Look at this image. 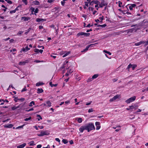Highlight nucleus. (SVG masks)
I'll use <instances>...</instances> for the list:
<instances>
[{
	"label": "nucleus",
	"instance_id": "nucleus-1",
	"mask_svg": "<svg viewBox=\"0 0 148 148\" xmlns=\"http://www.w3.org/2000/svg\"><path fill=\"white\" fill-rule=\"evenodd\" d=\"M86 130L89 132L90 131L95 130V128L93 124L90 123L85 124Z\"/></svg>",
	"mask_w": 148,
	"mask_h": 148
},
{
	"label": "nucleus",
	"instance_id": "nucleus-2",
	"mask_svg": "<svg viewBox=\"0 0 148 148\" xmlns=\"http://www.w3.org/2000/svg\"><path fill=\"white\" fill-rule=\"evenodd\" d=\"M136 98V97L135 96L132 97L126 100L125 101L127 103H130L132 102L135 101Z\"/></svg>",
	"mask_w": 148,
	"mask_h": 148
},
{
	"label": "nucleus",
	"instance_id": "nucleus-3",
	"mask_svg": "<svg viewBox=\"0 0 148 148\" xmlns=\"http://www.w3.org/2000/svg\"><path fill=\"white\" fill-rule=\"evenodd\" d=\"M89 35L90 33H86L84 32H81L78 33L77 35V37H79L80 36H89Z\"/></svg>",
	"mask_w": 148,
	"mask_h": 148
},
{
	"label": "nucleus",
	"instance_id": "nucleus-4",
	"mask_svg": "<svg viewBox=\"0 0 148 148\" xmlns=\"http://www.w3.org/2000/svg\"><path fill=\"white\" fill-rule=\"evenodd\" d=\"M107 4H108L107 3L105 2L104 1L102 0L99 4V7L102 8L104 6H106Z\"/></svg>",
	"mask_w": 148,
	"mask_h": 148
},
{
	"label": "nucleus",
	"instance_id": "nucleus-5",
	"mask_svg": "<svg viewBox=\"0 0 148 148\" xmlns=\"http://www.w3.org/2000/svg\"><path fill=\"white\" fill-rule=\"evenodd\" d=\"M48 134V132L47 131H41L40 134H38L39 136H43L44 135H47Z\"/></svg>",
	"mask_w": 148,
	"mask_h": 148
},
{
	"label": "nucleus",
	"instance_id": "nucleus-6",
	"mask_svg": "<svg viewBox=\"0 0 148 148\" xmlns=\"http://www.w3.org/2000/svg\"><path fill=\"white\" fill-rule=\"evenodd\" d=\"M85 130H86L85 125L81 126L79 129V131L81 133H82Z\"/></svg>",
	"mask_w": 148,
	"mask_h": 148
},
{
	"label": "nucleus",
	"instance_id": "nucleus-7",
	"mask_svg": "<svg viewBox=\"0 0 148 148\" xmlns=\"http://www.w3.org/2000/svg\"><path fill=\"white\" fill-rule=\"evenodd\" d=\"M120 97V95H117L114 96L112 98L110 99V101L112 102L113 101L116 99H117L118 98H119Z\"/></svg>",
	"mask_w": 148,
	"mask_h": 148
},
{
	"label": "nucleus",
	"instance_id": "nucleus-8",
	"mask_svg": "<svg viewBox=\"0 0 148 148\" xmlns=\"http://www.w3.org/2000/svg\"><path fill=\"white\" fill-rule=\"evenodd\" d=\"M30 19V17H29L22 16L21 18V20L23 21H26Z\"/></svg>",
	"mask_w": 148,
	"mask_h": 148
},
{
	"label": "nucleus",
	"instance_id": "nucleus-9",
	"mask_svg": "<svg viewBox=\"0 0 148 148\" xmlns=\"http://www.w3.org/2000/svg\"><path fill=\"white\" fill-rule=\"evenodd\" d=\"M95 125L96 126V129L97 130L99 129L101 127L100 125V123L99 122H96L95 123Z\"/></svg>",
	"mask_w": 148,
	"mask_h": 148
},
{
	"label": "nucleus",
	"instance_id": "nucleus-10",
	"mask_svg": "<svg viewBox=\"0 0 148 148\" xmlns=\"http://www.w3.org/2000/svg\"><path fill=\"white\" fill-rule=\"evenodd\" d=\"M145 42L144 41H141L140 42H136L135 43V45L136 46H139L142 44H144Z\"/></svg>",
	"mask_w": 148,
	"mask_h": 148
},
{
	"label": "nucleus",
	"instance_id": "nucleus-11",
	"mask_svg": "<svg viewBox=\"0 0 148 148\" xmlns=\"http://www.w3.org/2000/svg\"><path fill=\"white\" fill-rule=\"evenodd\" d=\"M138 29V28L136 29L135 28H131L128 30V32L132 33L134 31L136 32L137 30Z\"/></svg>",
	"mask_w": 148,
	"mask_h": 148
},
{
	"label": "nucleus",
	"instance_id": "nucleus-12",
	"mask_svg": "<svg viewBox=\"0 0 148 148\" xmlns=\"http://www.w3.org/2000/svg\"><path fill=\"white\" fill-rule=\"evenodd\" d=\"M30 50V48H28L27 46L25 48L23 47L22 49V50L24 52H26Z\"/></svg>",
	"mask_w": 148,
	"mask_h": 148
},
{
	"label": "nucleus",
	"instance_id": "nucleus-13",
	"mask_svg": "<svg viewBox=\"0 0 148 148\" xmlns=\"http://www.w3.org/2000/svg\"><path fill=\"white\" fill-rule=\"evenodd\" d=\"M28 60H26L25 61H21L19 62V64L21 65H24L26 63H28Z\"/></svg>",
	"mask_w": 148,
	"mask_h": 148
},
{
	"label": "nucleus",
	"instance_id": "nucleus-14",
	"mask_svg": "<svg viewBox=\"0 0 148 148\" xmlns=\"http://www.w3.org/2000/svg\"><path fill=\"white\" fill-rule=\"evenodd\" d=\"M13 126V125L12 124H6L4 125L5 128H11Z\"/></svg>",
	"mask_w": 148,
	"mask_h": 148
},
{
	"label": "nucleus",
	"instance_id": "nucleus-15",
	"mask_svg": "<svg viewBox=\"0 0 148 148\" xmlns=\"http://www.w3.org/2000/svg\"><path fill=\"white\" fill-rule=\"evenodd\" d=\"M36 21L37 22H43L44 21H46L45 19H44L43 18H37L36 19Z\"/></svg>",
	"mask_w": 148,
	"mask_h": 148
},
{
	"label": "nucleus",
	"instance_id": "nucleus-16",
	"mask_svg": "<svg viewBox=\"0 0 148 148\" xmlns=\"http://www.w3.org/2000/svg\"><path fill=\"white\" fill-rule=\"evenodd\" d=\"M94 3L95 4H99L100 3V2L98 0H95V1H92L90 3V5H91L92 4V3Z\"/></svg>",
	"mask_w": 148,
	"mask_h": 148
},
{
	"label": "nucleus",
	"instance_id": "nucleus-17",
	"mask_svg": "<svg viewBox=\"0 0 148 148\" xmlns=\"http://www.w3.org/2000/svg\"><path fill=\"white\" fill-rule=\"evenodd\" d=\"M136 5L134 4H131L129 7L130 10H132L133 8H135Z\"/></svg>",
	"mask_w": 148,
	"mask_h": 148
},
{
	"label": "nucleus",
	"instance_id": "nucleus-18",
	"mask_svg": "<svg viewBox=\"0 0 148 148\" xmlns=\"http://www.w3.org/2000/svg\"><path fill=\"white\" fill-rule=\"evenodd\" d=\"M26 145V143H24L23 144L21 145H18L17 146V148H23Z\"/></svg>",
	"mask_w": 148,
	"mask_h": 148
},
{
	"label": "nucleus",
	"instance_id": "nucleus-19",
	"mask_svg": "<svg viewBox=\"0 0 148 148\" xmlns=\"http://www.w3.org/2000/svg\"><path fill=\"white\" fill-rule=\"evenodd\" d=\"M28 144H29L30 146H32L35 145V144L34 143V142L33 140H32Z\"/></svg>",
	"mask_w": 148,
	"mask_h": 148
},
{
	"label": "nucleus",
	"instance_id": "nucleus-20",
	"mask_svg": "<svg viewBox=\"0 0 148 148\" xmlns=\"http://www.w3.org/2000/svg\"><path fill=\"white\" fill-rule=\"evenodd\" d=\"M44 84V83H43L42 82H37V83H36V85L37 86H40Z\"/></svg>",
	"mask_w": 148,
	"mask_h": 148
},
{
	"label": "nucleus",
	"instance_id": "nucleus-21",
	"mask_svg": "<svg viewBox=\"0 0 148 148\" xmlns=\"http://www.w3.org/2000/svg\"><path fill=\"white\" fill-rule=\"evenodd\" d=\"M70 53V51H68L66 52V51L64 52V53H65V54L62 56L63 58H64L66 56H67Z\"/></svg>",
	"mask_w": 148,
	"mask_h": 148
},
{
	"label": "nucleus",
	"instance_id": "nucleus-22",
	"mask_svg": "<svg viewBox=\"0 0 148 148\" xmlns=\"http://www.w3.org/2000/svg\"><path fill=\"white\" fill-rule=\"evenodd\" d=\"M43 92V90L42 88H38L37 89V93H42Z\"/></svg>",
	"mask_w": 148,
	"mask_h": 148
},
{
	"label": "nucleus",
	"instance_id": "nucleus-23",
	"mask_svg": "<svg viewBox=\"0 0 148 148\" xmlns=\"http://www.w3.org/2000/svg\"><path fill=\"white\" fill-rule=\"evenodd\" d=\"M46 104L47 105V106L49 107H50L51 106V103L49 101H47L46 102Z\"/></svg>",
	"mask_w": 148,
	"mask_h": 148
},
{
	"label": "nucleus",
	"instance_id": "nucleus-24",
	"mask_svg": "<svg viewBox=\"0 0 148 148\" xmlns=\"http://www.w3.org/2000/svg\"><path fill=\"white\" fill-rule=\"evenodd\" d=\"M32 3L33 4L35 5H39V2L37 0H35Z\"/></svg>",
	"mask_w": 148,
	"mask_h": 148
},
{
	"label": "nucleus",
	"instance_id": "nucleus-25",
	"mask_svg": "<svg viewBox=\"0 0 148 148\" xmlns=\"http://www.w3.org/2000/svg\"><path fill=\"white\" fill-rule=\"evenodd\" d=\"M37 117L38 118H37V120L38 121H40V120H42V118L40 115L39 114L36 115Z\"/></svg>",
	"mask_w": 148,
	"mask_h": 148
},
{
	"label": "nucleus",
	"instance_id": "nucleus-26",
	"mask_svg": "<svg viewBox=\"0 0 148 148\" xmlns=\"http://www.w3.org/2000/svg\"><path fill=\"white\" fill-rule=\"evenodd\" d=\"M35 105V102L34 101H32L30 103L29 105V106H32L33 105Z\"/></svg>",
	"mask_w": 148,
	"mask_h": 148
},
{
	"label": "nucleus",
	"instance_id": "nucleus-27",
	"mask_svg": "<svg viewBox=\"0 0 148 148\" xmlns=\"http://www.w3.org/2000/svg\"><path fill=\"white\" fill-rule=\"evenodd\" d=\"M77 121H78V122L79 123H81L82 122V118H77Z\"/></svg>",
	"mask_w": 148,
	"mask_h": 148
},
{
	"label": "nucleus",
	"instance_id": "nucleus-28",
	"mask_svg": "<svg viewBox=\"0 0 148 148\" xmlns=\"http://www.w3.org/2000/svg\"><path fill=\"white\" fill-rule=\"evenodd\" d=\"M49 84L51 87L55 86L56 87L57 86V84H53L52 82H50L49 83Z\"/></svg>",
	"mask_w": 148,
	"mask_h": 148
},
{
	"label": "nucleus",
	"instance_id": "nucleus-29",
	"mask_svg": "<svg viewBox=\"0 0 148 148\" xmlns=\"http://www.w3.org/2000/svg\"><path fill=\"white\" fill-rule=\"evenodd\" d=\"M3 101V102L4 103L6 102V103H8L9 102L8 101L7 99L4 100L3 99H0V102H1Z\"/></svg>",
	"mask_w": 148,
	"mask_h": 148
},
{
	"label": "nucleus",
	"instance_id": "nucleus-30",
	"mask_svg": "<svg viewBox=\"0 0 148 148\" xmlns=\"http://www.w3.org/2000/svg\"><path fill=\"white\" fill-rule=\"evenodd\" d=\"M89 46H87L86 48L84 49L83 51H82V52H86V51H88V49H89Z\"/></svg>",
	"mask_w": 148,
	"mask_h": 148
},
{
	"label": "nucleus",
	"instance_id": "nucleus-31",
	"mask_svg": "<svg viewBox=\"0 0 148 148\" xmlns=\"http://www.w3.org/2000/svg\"><path fill=\"white\" fill-rule=\"evenodd\" d=\"M119 3V6L120 7H123V6L122 5V3L120 1H118Z\"/></svg>",
	"mask_w": 148,
	"mask_h": 148
},
{
	"label": "nucleus",
	"instance_id": "nucleus-32",
	"mask_svg": "<svg viewBox=\"0 0 148 148\" xmlns=\"http://www.w3.org/2000/svg\"><path fill=\"white\" fill-rule=\"evenodd\" d=\"M98 76V74H95L92 77L93 79L97 78Z\"/></svg>",
	"mask_w": 148,
	"mask_h": 148
},
{
	"label": "nucleus",
	"instance_id": "nucleus-33",
	"mask_svg": "<svg viewBox=\"0 0 148 148\" xmlns=\"http://www.w3.org/2000/svg\"><path fill=\"white\" fill-rule=\"evenodd\" d=\"M25 100V99L23 98H21L18 99V101L23 102Z\"/></svg>",
	"mask_w": 148,
	"mask_h": 148
},
{
	"label": "nucleus",
	"instance_id": "nucleus-34",
	"mask_svg": "<svg viewBox=\"0 0 148 148\" xmlns=\"http://www.w3.org/2000/svg\"><path fill=\"white\" fill-rule=\"evenodd\" d=\"M62 142L63 143H64V144H66L68 143V141L66 139H63L62 140Z\"/></svg>",
	"mask_w": 148,
	"mask_h": 148
},
{
	"label": "nucleus",
	"instance_id": "nucleus-35",
	"mask_svg": "<svg viewBox=\"0 0 148 148\" xmlns=\"http://www.w3.org/2000/svg\"><path fill=\"white\" fill-rule=\"evenodd\" d=\"M38 8H36L34 12V14H35V15H36V14L38 13Z\"/></svg>",
	"mask_w": 148,
	"mask_h": 148
},
{
	"label": "nucleus",
	"instance_id": "nucleus-36",
	"mask_svg": "<svg viewBox=\"0 0 148 148\" xmlns=\"http://www.w3.org/2000/svg\"><path fill=\"white\" fill-rule=\"evenodd\" d=\"M17 10V9L16 8L15 10H14L10 11V13H11V14L13 13H15L16 12V10Z\"/></svg>",
	"mask_w": 148,
	"mask_h": 148
},
{
	"label": "nucleus",
	"instance_id": "nucleus-37",
	"mask_svg": "<svg viewBox=\"0 0 148 148\" xmlns=\"http://www.w3.org/2000/svg\"><path fill=\"white\" fill-rule=\"evenodd\" d=\"M31 29L29 28L27 30H26V32L25 33V34H27L30 31Z\"/></svg>",
	"mask_w": 148,
	"mask_h": 148
},
{
	"label": "nucleus",
	"instance_id": "nucleus-38",
	"mask_svg": "<svg viewBox=\"0 0 148 148\" xmlns=\"http://www.w3.org/2000/svg\"><path fill=\"white\" fill-rule=\"evenodd\" d=\"M103 51L105 53H108V54L109 55H111V53L109 52V51H106V50H104Z\"/></svg>",
	"mask_w": 148,
	"mask_h": 148
},
{
	"label": "nucleus",
	"instance_id": "nucleus-39",
	"mask_svg": "<svg viewBox=\"0 0 148 148\" xmlns=\"http://www.w3.org/2000/svg\"><path fill=\"white\" fill-rule=\"evenodd\" d=\"M23 32L22 31H19L17 34L18 35L21 36V35L23 33Z\"/></svg>",
	"mask_w": 148,
	"mask_h": 148
},
{
	"label": "nucleus",
	"instance_id": "nucleus-40",
	"mask_svg": "<svg viewBox=\"0 0 148 148\" xmlns=\"http://www.w3.org/2000/svg\"><path fill=\"white\" fill-rule=\"evenodd\" d=\"M73 71V70L72 69H69L68 72L70 73H71Z\"/></svg>",
	"mask_w": 148,
	"mask_h": 148
},
{
	"label": "nucleus",
	"instance_id": "nucleus-41",
	"mask_svg": "<svg viewBox=\"0 0 148 148\" xmlns=\"http://www.w3.org/2000/svg\"><path fill=\"white\" fill-rule=\"evenodd\" d=\"M30 10H31L32 13H33V12H34L35 9L33 7H31L30 8Z\"/></svg>",
	"mask_w": 148,
	"mask_h": 148
},
{
	"label": "nucleus",
	"instance_id": "nucleus-42",
	"mask_svg": "<svg viewBox=\"0 0 148 148\" xmlns=\"http://www.w3.org/2000/svg\"><path fill=\"white\" fill-rule=\"evenodd\" d=\"M93 80V79L92 78H88V79L87 80V82H90L91 81Z\"/></svg>",
	"mask_w": 148,
	"mask_h": 148
},
{
	"label": "nucleus",
	"instance_id": "nucleus-43",
	"mask_svg": "<svg viewBox=\"0 0 148 148\" xmlns=\"http://www.w3.org/2000/svg\"><path fill=\"white\" fill-rule=\"evenodd\" d=\"M31 119V117H29L28 118H26L24 119V121H28V120H30Z\"/></svg>",
	"mask_w": 148,
	"mask_h": 148
},
{
	"label": "nucleus",
	"instance_id": "nucleus-44",
	"mask_svg": "<svg viewBox=\"0 0 148 148\" xmlns=\"http://www.w3.org/2000/svg\"><path fill=\"white\" fill-rule=\"evenodd\" d=\"M98 43H95V44H90V45H88V46H89V47H93L94 46V45H96Z\"/></svg>",
	"mask_w": 148,
	"mask_h": 148
},
{
	"label": "nucleus",
	"instance_id": "nucleus-45",
	"mask_svg": "<svg viewBox=\"0 0 148 148\" xmlns=\"http://www.w3.org/2000/svg\"><path fill=\"white\" fill-rule=\"evenodd\" d=\"M93 110L92 108H90L88 110V112L89 113L93 111Z\"/></svg>",
	"mask_w": 148,
	"mask_h": 148
},
{
	"label": "nucleus",
	"instance_id": "nucleus-46",
	"mask_svg": "<svg viewBox=\"0 0 148 148\" xmlns=\"http://www.w3.org/2000/svg\"><path fill=\"white\" fill-rule=\"evenodd\" d=\"M11 109L12 110H14L17 109L16 107V106H14L12 107Z\"/></svg>",
	"mask_w": 148,
	"mask_h": 148
},
{
	"label": "nucleus",
	"instance_id": "nucleus-47",
	"mask_svg": "<svg viewBox=\"0 0 148 148\" xmlns=\"http://www.w3.org/2000/svg\"><path fill=\"white\" fill-rule=\"evenodd\" d=\"M132 65L131 64H129L127 66V69H129L130 68H132Z\"/></svg>",
	"mask_w": 148,
	"mask_h": 148
},
{
	"label": "nucleus",
	"instance_id": "nucleus-48",
	"mask_svg": "<svg viewBox=\"0 0 148 148\" xmlns=\"http://www.w3.org/2000/svg\"><path fill=\"white\" fill-rule=\"evenodd\" d=\"M18 99L17 97H15L14 100L15 102H17L18 101Z\"/></svg>",
	"mask_w": 148,
	"mask_h": 148
},
{
	"label": "nucleus",
	"instance_id": "nucleus-49",
	"mask_svg": "<svg viewBox=\"0 0 148 148\" xmlns=\"http://www.w3.org/2000/svg\"><path fill=\"white\" fill-rule=\"evenodd\" d=\"M22 1L25 5H26L27 4V0H22Z\"/></svg>",
	"mask_w": 148,
	"mask_h": 148
},
{
	"label": "nucleus",
	"instance_id": "nucleus-50",
	"mask_svg": "<svg viewBox=\"0 0 148 148\" xmlns=\"http://www.w3.org/2000/svg\"><path fill=\"white\" fill-rule=\"evenodd\" d=\"M26 86H25V87L23 89L21 90L22 92H23L25 91H26L27 90V89H26Z\"/></svg>",
	"mask_w": 148,
	"mask_h": 148
},
{
	"label": "nucleus",
	"instance_id": "nucleus-51",
	"mask_svg": "<svg viewBox=\"0 0 148 148\" xmlns=\"http://www.w3.org/2000/svg\"><path fill=\"white\" fill-rule=\"evenodd\" d=\"M137 66L136 65L134 64L132 65V69L133 70H134V69Z\"/></svg>",
	"mask_w": 148,
	"mask_h": 148
},
{
	"label": "nucleus",
	"instance_id": "nucleus-52",
	"mask_svg": "<svg viewBox=\"0 0 148 148\" xmlns=\"http://www.w3.org/2000/svg\"><path fill=\"white\" fill-rule=\"evenodd\" d=\"M43 62V61H40V60H35L34 61V62H36V63H39V62Z\"/></svg>",
	"mask_w": 148,
	"mask_h": 148
},
{
	"label": "nucleus",
	"instance_id": "nucleus-53",
	"mask_svg": "<svg viewBox=\"0 0 148 148\" xmlns=\"http://www.w3.org/2000/svg\"><path fill=\"white\" fill-rule=\"evenodd\" d=\"M39 49H36L34 50V52L36 53H39Z\"/></svg>",
	"mask_w": 148,
	"mask_h": 148
},
{
	"label": "nucleus",
	"instance_id": "nucleus-54",
	"mask_svg": "<svg viewBox=\"0 0 148 148\" xmlns=\"http://www.w3.org/2000/svg\"><path fill=\"white\" fill-rule=\"evenodd\" d=\"M34 110V108H30L28 110H26V111L27 112H29L31 111H33V110Z\"/></svg>",
	"mask_w": 148,
	"mask_h": 148
},
{
	"label": "nucleus",
	"instance_id": "nucleus-55",
	"mask_svg": "<svg viewBox=\"0 0 148 148\" xmlns=\"http://www.w3.org/2000/svg\"><path fill=\"white\" fill-rule=\"evenodd\" d=\"M24 126V125H22L18 126L16 128V129H19L21 128H23V127Z\"/></svg>",
	"mask_w": 148,
	"mask_h": 148
},
{
	"label": "nucleus",
	"instance_id": "nucleus-56",
	"mask_svg": "<svg viewBox=\"0 0 148 148\" xmlns=\"http://www.w3.org/2000/svg\"><path fill=\"white\" fill-rule=\"evenodd\" d=\"M5 1H6L7 3L9 4H11L12 3V2L10 1V0H5Z\"/></svg>",
	"mask_w": 148,
	"mask_h": 148
},
{
	"label": "nucleus",
	"instance_id": "nucleus-57",
	"mask_svg": "<svg viewBox=\"0 0 148 148\" xmlns=\"http://www.w3.org/2000/svg\"><path fill=\"white\" fill-rule=\"evenodd\" d=\"M99 18L101 20V21H102L104 19V17L103 16L102 17H99Z\"/></svg>",
	"mask_w": 148,
	"mask_h": 148
},
{
	"label": "nucleus",
	"instance_id": "nucleus-58",
	"mask_svg": "<svg viewBox=\"0 0 148 148\" xmlns=\"http://www.w3.org/2000/svg\"><path fill=\"white\" fill-rule=\"evenodd\" d=\"M54 1V0H48L47 1V2L48 3H52Z\"/></svg>",
	"mask_w": 148,
	"mask_h": 148
},
{
	"label": "nucleus",
	"instance_id": "nucleus-59",
	"mask_svg": "<svg viewBox=\"0 0 148 148\" xmlns=\"http://www.w3.org/2000/svg\"><path fill=\"white\" fill-rule=\"evenodd\" d=\"M55 140L56 141H58L59 143L60 142V140L59 138H56Z\"/></svg>",
	"mask_w": 148,
	"mask_h": 148
},
{
	"label": "nucleus",
	"instance_id": "nucleus-60",
	"mask_svg": "<svg viewBox=\"0 0 148 148\" xmlns=\"http://www.w3.org/2000/svg\"><path fill=\"white\" fill-rule=\"evenodd\" d=\"M144 43H145L144 45V46L146 47L148 45V40L146 42H145Z\"/></svg>",
	"mask_w": 148,
	"mask_h": 148
},
{
	"label": "nucleus",
	"instance_id": "nucleus-61",
	"mask_svg": "<svg viewBox=\"0 0 148 148\" xmlns=\"http://www.w3.org/2000/svg\"><path fill=\"white\" fill-rule=\"evenodd\" d=\"M106 26H107V25L106 24H103L102 25H101V27L102 28H103V27H105Z\"/></svg>",
	"mask_w": 148,
	"mask_h": 148
},
{
	"label": "nucleus",
	"instance_id": "nucleus-62",
	"mask_svg": "<svg viewBox=\"0 0 148 148\" xmlns=\"http://www.w3.org/2000/svg\"><path fill=\"white\" fill-rule=\"evenodd\" d=\"M70 101L69 100H68L65 101V104H68L70 103Z\"/></svg>",
	"mask_w": 148,
	"mask_h": 148
},
{
	"label": "nucleus",
	"instance_id": "nucleus-63",
	"mask_svg": "<svg viewBox=\"0 0 148 148\" xmlns=\"http://www.w3.org/2000/svg\"><path fill=\"white\" fill-rule=\"evenodd\" d=\"M42 147L41 145H38L37 146V148H40Z\"/></svg>",
	"mask_w": 148,
	"mask_h": 148
},
{
	"label": "nucleus",
	"instance_id": "nucleus-64",
	"mask_svg": "<svg viewBox=\"0 0 148 148\" xmlns=\"http://www.w3.org/2000/svg\"><path fill=\"white\" fill-rule=\"evenodd\" d=\"M61 4L63 6L64 5L65 3V2H64V1H62L61 2Z\"/></svg>",
	"mask_w": 148,
	"mask_h": 148
}]
</instances>
